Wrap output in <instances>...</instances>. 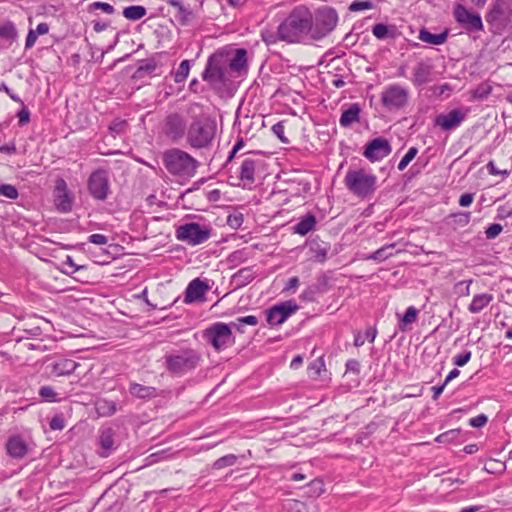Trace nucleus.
I'll use <instances>...</instances> for the list:
<instances>
[{"label":"nucleus","instance_id":"nucleus-1","mask_svg":"<svg viewBox=\"0 0 512 512\" xmlns=\"http://www.w3.org/2000/svg\"><path fill=\"white\" fill-rule=\"evenodd\" d=\"M201 362V353L190 347L172 349L162 357V367L173 377H182L194 372Z\"/></svg>","mask_w":512,"mask_h":512},{"label":"nucleus","instance_id":"nucleus-2","mask_svg":"<svg viewBox=\"0 0 512 512\" xmlns=\"http://www.w3.org/2000/svg\"><path fill=\"white\" fill-rule=\"evenodd\" d=\"M311 11L304 7H295L280 23V32L283 41L297 43L307 34L311 35Z\"/></svg>","mask_w":512,"mask_h":512},{"label":"nucleus","instance_id":"nucleus-3","mask_svg":"<svg viewBox=\"0 0 512 512\" xmlns=\"http://www.w3.org/2000/svg\"><path fill=\"white\" fill-rule=\"evenodd\" d=\"M217 124L207 116L193 118L186 132L187 143L195 149H209L215 139Z\"/></svg>","mask_w":512,"mask_h":512},{"label":"nucleus","instance_id":"nucleus-4","mask_svg":"<svg viewBox=\"0 0 512 512\" xmlns=\"http://www.w3.org/2000/svg\"><path fill=\"white\" fill-rule=\"evenodd\" d=\"M163 164L170 174L187 178L193 177L199 166V162L194 157L178 148L164 152Z\"/></svg>","mask_w":512,"mask_h":512},{"label":"nucleus","instance_id":"nucleus-5","mask_svg":"<svg viewBox=\"0 0 512 512\" xmlns=\"http://www.w3.org/2000/svg\"><path fill=\"white\" fill-rule=\"evenodd\" d=\"M377 177L364 169H348L344 184L348 191L360 199L370 198L376 190Z\"/></svg>","mask_w":512,"mask_h":512},{"label":"nucleus","instance_id":"nucleus-6","mask_svg":"<svg viewBox=\"0 0 512 512\" xmlns=\"http://www.w3.org/2000/svg\"><path fill=\"white\" fill-rule=\"evenodd\" d=\"M311 37L322 39L330 34L338 23V13L330 6H321L311 12Z\"/></svg>","mask_w":512,"mask_h":512},{"label":"nucleus","instance_id":"nucleus-7","mask_svg":"<svg viewBox=\"0 0 512 512\" xmlns=\"http://www.w3.org/2000/svg\"><path fill=\"white\" fill-rule=\"evenodd\" d=\"M203 339L210 344L216 352H221L235 344L236 339L231 326L223 322H215L203 331Z\"/></svg>","mask_w":512,"mask_h":512},{"label":"nucleus","instance_id":"nucleus-8","mask_svg":"<svg viewBox=\"0 0 512 512\" xmlns=\"http://www.w3.org/2000/svg\"><path fill=\"white\" fill-rule=\"evenodd\" d=\"M485 19L488 24L501 32L512 30V3L510 0H494Z\"/></svg>","mask_w":512,"mask_h":512},{"label":"nucleus","instance_id":"nucleus-9","mask_svg":"<svg viewBox=\"0 0 512 512\" xmlns=\"http://www.w3.org/2000/svg\"><path fill=\"white\" fill-rule=\"evenodd\" d=\"M409 90L399 84H390L381 92V104L388 111H400L409 103Z\"/></svg>","mask_w":512,"mask_h":512},{"label":"nucleus","instance_id":"nucleus-10","mask_svg":"<svg viewBox=\"0 0 512 512\" xmlns=\"http://www.w3.org/2000/svg\"><path fill=\"white\" fill-rule=\"evenodd\" d=\"M176 238L195 246L204 243L210 238L211 229L196 222L180 225L175 232Z\"/></svg>","mask_w":512,"mask_h":512},{"label":"nucleus","instance_id":"nucleus-11","mask_svg":"<svg viewBox=\"0 0 512 512\" xmlns=\"http://www.w3.org/2000/svg\"><path fill=\"white\" fill-rule=\"evenodd\" d=\"M89 194L98 201H105L110 192L109 175L103 168L93 171L87 181Z\"/></svg>","mask_w":512,"mask_h":512},{"label":"nucleus","instance_id":"nucleus-12","mask_svg":"<svg viewBox=\"0 0 512 512\" xmlns=\"http://www.w3.org/2000/svg\"><path fill=\"white\" fill-rule=\"evenodd\" d=\"M224 54L213 53L209 56L205 69L202 72V79L211 85L222 84L225 82V70L223 68Z\"/></svg>","mask_w":512,"mask_h":512},{"label":"nucleus","instance_id":"nucleus-13","mask_svg":"<svg viewBox=\"0 0 512 512\" xmlns=\"http://www.w3.org/2000/svg\"><path fill=\"white\" fill-rule=\"evenodd\" d=\"M298 310L299 305L292 299L280 302L266 310V320L270 326L281 325Z\"/></svg>","mask_w":512,"mask_h":512},{"label":"nucleus","instance_id":"nucleus-14","mask_svg":"<svg viewBox=\"0 0 512 512\" xmlns=\"http://www.w3.org/2000/svg\"><path fill=\"white\" fill-rule=\"evenodd\" d=\"M454 18L457 23L467 32L475 33L484 29L481 16L477 12L468 10L463 5H457L454 9Z\"/></svg>","mask_w":512,"mask_h":512},{"label":"nucleus","instance_id":"nucleus-15","mask_svg":"<svg viewBox=\"0 0 512 512\" xmlns=\"http://www.w3.org/2000/svg\"><path fill=\"white\" fill-rule=\"evenodd\" d=\"M331 289V276L322 272L316 277V281L302 291L299 298L303 302H315L319 295L327 293Z\"/></svg>","mask_w":512,"mask_h":512},{"label":"nucleus","instance_id":"nucleus-16","mask_svg":"<svg viewBox=\"0 0 512 512\" xmlns=\"http://www.w3.org/2000/svg\"><path fill=\"white\" fill-rule=\"evenodd\" d=\"M392 151L389 141L383 137H377L369 141L364 148L363 155L371 162L380 161Z\"/></svg>","mask_w":512,"mask_h":512},{"label":"nucleus","instance_id":"nucleus-17","mask_svg":"<svg viewBox=\"0 0 512 512\" xmlns=\"http://www.w3.org/2000/svg\"><path fill=\"white\" fill-rule=\"evenodd\" d=\"M209 290L210 286L207 280L195 278L188 283L184 292L183 302L185 304L203 302L205 301V295Z\"/></svg>","mask_w":512,"mask_h":512},{"label":"nucleus","instance_id":"nucleus-18","mask_svg":"<svg viewBox=\"0 0 512 512\" xmlns=\"http://www.w3.org/2000/svg\"><path fill=\"white\" fill-rule=\"evenodd\" d=\"M466 114L460 109H453L447 113H441L434 119V125L443 131H451L458 128L465 120Z\"/></svg>","mask_w":512,"mask_h":512},{"label":"nucleus","instance_id":"nucleus-19","mask_svg":"<svg viewBox=\"0 0 512 512\" xmlns=\"http://www.w3.org/2000/svg\"><path fill=\"white\" fill-rule=\"evenodd\" d=\"M54 203L59 212L67 213L72 210L73 199L70 195L65 180L62 178L56 181L54 190Z\"/></svg>","mask_w":512,"mask_h":512},{"label":"nucleus","instance_id":"nucleus-20","mask_svg":"<svg viewBox=\"0 0 512 512\" xmlns=\"http://www.w3.org/2000/svg\"><path fill=\"white\" fill-rule=\"evenodd\" d=\"M306 247L310 258L318 263H324L328 258V252L330 251L331 245L329 242L323 241L317 235L306 241Z\"/></svg>","mask_w":512,"mask_h":512},{"label":"nucleus","instance_id":"nucleus-21","mask_svg":"<svg viewBox=\"0 0 512 512\" xmlns=\"http://www.w3.org/2000/svg\"><path fill=\"white\" fill-rule=\"evenodd\" d=\"M187 132V125L183 117L177 113L167 116L165 120V133L172 140L181 139Z\"/></svg>","mask_w":512,"mask_h":512},{"label":"nucleus","instance_id":"nucleus-22","mask_svg":"<svg viewBox=\"0 0 512 512\" xmlns=\"http://www.w3.org/2000/svg\"><path fill=\"white\" fill-rule=\"evenodd\" d=\"M433 65L430 60L420 61L413 68L411 82L415 87H423L432 81Z\"/></svg>","mask_w":512,"mask_h":512},{"label":"nucleus","instance_id":"nucleus-23","mask_svg":"<svg viewBox=\"0 0 512 512\" xmlns=\"http://www.w3.org/2000/svg\"><path fill=\"white\" fill-rule=\"evenodd\" d=\"M98 444L100 446V455L108 457L115 450V431L111 427H102L99 430Z\"/></svg>","mask_w":512,"mask_h":512},{"label":"nucleus","instance_id":"nucleus-24","mask_svg":"<svg viewBox=\"0 0 512 512\" xmlns=\"http://www.w3.org/2000/svg\"><path fill=\"white\" fill-rule=\"evenodd\" d=\"M260 160L245 158L242 161L239 171V179L246 185H251L255 182V173L257 168L261 165Z\"/></svg>","mask_w":512,"mask_h":512},{"label":"nucleus","instance_id":"nucleus-25","mask_svg":"<svg viewBox=\"0 0 512 512\" xmlns=\"http://www.w3.org/2000/svg\"><path fill=\"white\" fill-rule=\"evenodd\" d=\"M7 454L15 459L23 458L28 452V445L20 435H13L6 443Z\"/></svg>","mask_w":512,"mask_h":512},{"label":"nucleus","instance_id":"nucleus-26","mask_svg":"<svg viewBox=\"0 0 512 512\" xmlns=\"http://www.w3.org/2000/svg\"><path fill=\"white\" fill-rule=\"evenodd\" d=\"M167 4L176 9L175 17L182 26L188 25L195 17L190 6H185L181 0H168Z\"/></svg>","mask_w":512,"mask_h":512},{"label":"nucleus","instance_id":"nucleus-27","mask_svg":"<svg viewBox=\"0 0 512 512\" xmlns=\"http://www.w3.org/2000/svg\"><path fill=\"white\" fill-rule=\"evenodd\" d=\"M129 393L131 396L142 399L150 400L159 396L158 389L152 386H145L136 382L129 384Z\"/></svg>","mask_w":512,"mask_h":512},{"label":"nucleus","instance_id":"nucleus-28","mask_svg":"<svg viewBox=\"0 0 512 512\" xmlns=\"http://www.w3.org/2000/svg\"><path fill=\"white\" fill-rule=\"evenodd\" d=\"M361 107L358 103H352L343 109L339 119L341 127L348 128L354 123L360 121Z\"/></svg>","mask_w":512,"mask_h":512},{"label":"nucleus","instance_id":"nucleus-29","mask_svg":"<svg viewBox=\"0 0 512 512\" xmlns=\"http://www.w3.org/2000/svg\"><path fill=\"white\" fill-rule=\"evenodd\" d=\"M471 221V212L459 211L449 214L444 222L453 231L466 227Z\"/></svg>","mask_w":512,"mask_h":512},{"label":"nucleus","instance_id":"nucleus-30","mask_svg":"<svg viewBox=\"0 0 512 512\" xmlns=\"http://www.w3.org/2000/svg\"><path fill=\"white\" fill-rule=\"evenodd\" d=\"M52 374L66 376L72 374L80 364L72 359L62 358L52 363Z\"/></svg>","mask_w":512,"mask_h":512},{"label":"nucleus","instance_id":"nucleus-31","mask_svg":"<svg viewBox=\"0 0 512 512\" xmlns=\"http://www.w3.org/2000/svg\"><path fill=\"white\" fill-rule=\"evenodd\" d=\"M317 219L314 214L307 213L301 216L298 222L292 227L295 234L305 236L315 229Z\"/></svg>","mask_w":512,"mask_h":512},{"label":"nucleus","instance_id":"nucleus-32","mask_svg":"<svg viewBox=\"0 0 512 512\" xmlns=\"http://www.w3.org/2000/svg\"><path fill=\"white\" fill-rule=\"evenodd\" d=\"M372 34L379 40L395 39L398 35V30L395 25L377 23L372 27Z\"/></svg>","mask_w":512,"mask_h":512},{"label":"nucleus","instance_id":"nucleus-33","mask_svg":"<svg viewBox=\"0 0 512 512\" xmlns=\"http://www.w3.org/2000/svg\"><path fill=\"white\" fill-rule=\"evenodd\" d=\"M493 295L490 293H481L473 296L471 303L468 306L469 312L476 314L481 312L493 301Z\"/></svg>","mask_w":512,"mask_h":512},{"label":"nucleus","instance_id":"nucleus-34","mask_svg":"<svg viewBox=\"0 0 512 512\" xmlns=\"http://www.w3.org/2000/svg\"><path fill=\"white\" fill-rule=\"evenodd\" d=\"M255 278V272L252 267H244L238 270L232 276V282L235 283L237 288L244 287L252 282Z\"/></svg>","mask_w":512,"mask_h":512},{"label":"nucleus","instance_id":"nucleus-35","mask_svg":"<svg viewBox=\"0 0 512 512\" xmlns=\"http://www.w3.org/2000/svg\"><path fill=\"white\" fill-rule=\"evenodd\" d=\"M418 38L421 41L431 44V45H441L446 42V40L448 38V32L443 31L438 34H433L430 31H428L426 28H422L419 31Z\"/></svg>","mask_w":512,"mask_h":512},{"label":"nucleus","instance_id":"nucleus-36","mask_svg":"<svg viewBox=\"0 0 512 512\" xmlns=\"http://www.w3.org/2000/svg\"><path fill=\"white\" fill-rule=\"evenodd\" d=\"M435 441L437 443H462L465 441V434L460 428L450 429L438 435Z\"/></svg>","mask_w":512,"mask_h":512},{"label":"nucleus","instance_id":"nucleus-37","mask_svg":"<svg viewBox=\"0 0 512 512\" xmlns=\"http://www.w3.org/2000/svg\"><path fill=\"white\" fill-rule=\"evenodd\" d=\"M139 65L133 75L134 78H142L145 75L153 76L155 75V70L157 68V62L154 58H147L140 60Z\"/></svg>","mask_w":512,"mask_h":512},{"label":"nucleus","instance_id":"nucleus-38","mask_svg":"<svg viewBox=\"0 0 512 512\" xmlns=\"http://www.w3.org/2000/svg\"><path fill=\"white\" fill-rule=\"evenodd\" d=\"M18 32L12 21H5L0 25V39L11 45L16 41Z\"/></svg>","mask_w":512,"mask_h":512},{"label":"nucleus","instance_id":"nucleus-39","mask_svg":"<svg viewBox=\"0 0 512 512\" xmlns=\"http://www.w3.org/2000/svg\"><path fill=\"white\" fill-rule=\"evenodd\" d=\"M229 67L232 71L241 72L247 68V51L244 48L236 50L235 55L230 60Z\"/></svg>","mask_w":512,"mask_h":512},{"label":"nucleus","instance_id":"nucleus-40","mask_svg":"<svg viewBox=\"0 0 512 512\" xmlns=\"http://www.w3.org/2000/svg\"><path fill=\"white\" fill-rule=\"evenodd\" d=\"M418 314V309H416L414 306H409L399 320V330L403 332L406 331L407 326L414 323L417 320Z\"/></svg>","mask_w":512,"mask_h":512},{"label":"nucleus","instance_id":"nucleus-41","mask_svg":"<svg viewBox=\"0 0 512 512\" xmlns=\"http://www.w3.org/2000/svg\"><path fill=\"white\" fill-rule=\"evenodd\" d=\"M122 14L128 20L137 21L146 16L147 9L141 5H131L125 7Z\"/></svg>","mask_w":512,"mask_h":512},{"label":"nucleus","instance_id":"nucleus-42","mask_svg":"<svg viewBox=\"0 0 512 512\" xmlns=\"http://www.w3.org/2000/svg\"><path fill=\"white\" fill-rule=\"evenodd\" d=\"M394 246H395V244L384 245L381 248L377 249L376 251H374L368 255H365L363 257V259L364 260H374L377 262H383L392 256L391 253H388V250L391 248H394Z\"/></svg>","mask_w":512,"mask_h":512},{"label":"nucleus","instance_id":"nucleus-43","mask_svg":"<svg viewBox=\"0 0 512 512\" xmlns=\"http://www.w3.org/2000/svg\"><path fill=\"white\" fill-rule=\"evenodd\" d=\"M193 63V60H183L179 64L177 70L174 73V81L176 83H182L186 80V78L189 75V71L191 68V65Z\"/></svg>","mask_w":512,"mask_h":512},{"label":"nucleus","instance_id":"nucleus-44","mask_svg":"<svg viewBox=\"0 0 512 512\" xmlns=\"http://www.w3.org/2000/svg\"><path fill=\"white\" fill-rule=\"evenodd\" d=\"M377 336V330L376 328H368L365 330L364 336H362L360 333L355 335L354 338V345L356 347H361L364 345L365 341L368 340L370 343H373L375 338Z\"/></svg>","mask_w":512,"mask_h":512},{"label":"nucleus","instance_id":"nucleus-45","mask_svg":"<svg viewBox=\"0 0 512 512\" xmlns=\"http://www.w3.org/2000/svg\"><path fill=\"white\" fill-rule=\"evenodd\" d=\"M97 411L102 416H111L116 413V404L114 401L100 400L97 402Z\"/></svg>","mask_w":512,"mask_h":512},{"label":"nucleus","instance_id":"nucleus-46","mask_svg":"<svg viewBox=\"0 0 512 512\" xmlns=\"http://www.w3.org/2000/svg\"><path fill=\"white\" fill-rule=\"evenodd\" d=\"M261 38L267 45L276 44L278 41H283V37L280 32V25L277 28V31L271 30H263L261 32Z\"/></svg>","mask_w":512,"mask_h":512},{"label":"nucleus","instance_id":"nucleus-47","mask_svg":"<svg viewBox=\"0 0 512 512\" xmlns=\"http://www.w3.org/2000/svg\"><path fill=\"white\" fill-rule=\"evenodd\" d=\"M127 127H128V123L126 120L116 118L110 123L108 129H109L110 134H112L113 136H116V135H121V134L125 133L127 130Z\"/></svg>","mask_w":512,"mask_h":512},{"label":"nucleus","instance_id":"nucleus-48","mask_svg":"<svg viewBox=\"0 0 512 512\" xmlns=\"http://www.w3.org/2000/svg\"><path fill=\"white\" fill-rule=\"evenodd\" d=\"M237 461V456L234 455V454H227L225 456H222L220 458H218L214 463H213V468L214 469H222V468H225V467H229V466H233Z\"/></svg>","mask_w":512,"mask_h":512},{"label":"nucleus","instance_id":"nucleus-49","mask_svg":"<svg viewBox=\"0 0 512 512\" xmlns=\"http://www.w3.org/2000/svg\"><path fill=\"white\" fill-rule=\"evenodd\" d=\"M39 395L43 401L53 403L59 401L57 393L51 386H42L39 389Z\"/></svg>","mask_w":512,"mask_h":512},{"label":"nucleus","instance_id":"nucleus-50","mask_svg":"<svg viewBox=\"0 0 512 512\" xmlns=\"http://www.w3.org/2000/svg\"><path fill=\"white\" fill-rule=\"evenodd\" d=\"M418 154V149L416 147H410L407 153L402 157L400 162L398 163V170L403 171L409 163L416 157Z\"/></svg>","mask_w":512,"mask_h":512},{"label":"nucleus","instance_id":"nucleus-51","mask_svg":"<svg viewBox=\"0 0 512 512\" xmlns=\"http://www.w3.org/2000/svg\"><path fill=\"white\" fill-rule=\"evenodd\" d=\"M0 195L10 200H15L19 196L17 188L12 184H1Z\"/></svg>","mask_w":512,"mask_h":512},{"label":"nucleus","instance_id":"nucleus-52","mask_svg":"<svg viewBox=\"0 0 512 512\" xmlns=\"http://www.w3.org/2000/svg\"><path fill=\"white\" fill-rule=\"evenodd\" d=\"M19 104L21 105V109L17 112L16 116L18 118V125L24 127L30 122L31 113L23 101Z\"/></svg>","mask_w":512,"mask_h":512},{"label":"nucleus","instance_id":"nucleus-53","mask_svg":"<svg viewBox=\"0 0 512 512\" xmlns=\"http://www.w3.org/2000/svg\"><path fill=\"white\" fill-rule=\"evenodd\" d=\"M373 7H374V3L370 0H365V1L354 0L349 5V10L351 12H358V11H363V10H369V9H372Z\"/></svg>","mask_w":512,"mask_h":512},{"label":"nucleus","instance_id":"nucleus-54","mask_svg":"<svg viewBox=\"0 0 512 512\" xmlns=\"http://www.w3.org/2000/svg\"><path fill=\"white\" fill-rule=\"evenodd\" d=\"M88 10L90 12L94 11V10H101L106 14H113L115 12V8L111 4H109L107 2H101V1H96V2L91 3L89 5Z\"/></svg>","mask_w":512,"mask_h":512},{"label":"nucleus","instance_id":"nucleus-55","mask_svg":"<svg viewBox=\"0 0 512 512\" xmlns=\"http://www.w3.org/2000/svg\"><path fill=\"white\" fill-rule=\"evenodd\" d=\"M325 367V364H324V360L323 358H317L315 359L314 361H312L309 366H308V370H309V373L311 376L313 377H318L322 371V369H324Z\"/></svg>","mask_w":512,"mask_h":512},{"label":"nucleus","instance_id":"nucleus-56","mask_svg":"<svg viewBox=\"0 0 512 512\" xmlns=\"http://www.w3.org/2000/svg\"><path fill=\"white\" fill-rule=\"evenodd\" d=\"M471 356H472L471 351L465 350L453 358V364L456 366L462 367L470 361Z\"/></svg>","mask_w":512,"mask_h":512},{"label":"nucleus","instance_id":"nucleus-57","mask_svg":"<svg viewBox=\"0 0 512 512\" xmlns=\"http://www.w3.org/2000/svg\"><path fill=\"white\" fill-rule=\"evenodd\" d=\"M49 426L51 430H63L65 428V419L63 414H55L51 418Z\"/></svg>","mask_w":512,"mask_h":512},{"label":"nucleus","instance_id":"nucleus-58","mask_svg":"<svg viewBox=\"0 0 512 512\" xmlns=\"http://www.w3.org/2000/svg\"><path fill=\"white\" fill-rule=\"evenodd\" d=\"M503 230V227L498 223L489 225L485 230L487 239H495Z\"/></svg>","mask_w":512,"mask_h":512},{"label":"nucleus","instance_id":"nucleus-59","mask_svg":"<svg viewBox=\"0 0 512 512\" xmlns=\"http://www.w3.org/2000/svg\"><path fill=\"white\" fill-rule=\"evenodd\" d=\"M284 130H285V127H284V124L282 121L280 122H277L276 124H274L272 126V131L273 133L278 137V139L282 142V143H288L289 140L285 137L284 135Z\"/></svg>","mask_w":512,"mask_h":512},{"label":"nucleus","instance_id":"nucleus-60","mask_svg":"<svg viewBox=\"0 0 512 512\" xmlns=\"http://www.w3.org/2000/svg\"><path fill=\"white\" fill-rule=\"evenodd\" d=\"M488 422V417L485 414H479L469 420V425L474 428H481Z\"/></svg>","mask_w":512,"mask_h":512},{"label":"nucleus","instance_id":"nucleus-61","mask_svg":"<svg viewBox=\"0 0 512 512\" xmlns=\"http://www.w3.org/2000/svg\"><path fill=\"white\" fill-rule=\"evenodd\" d=\"M64 265L68 266L67 269L63 270V272L67 275H71L75 273L76 271L83 268L82 266H78L74 263L73 258L71 256H66L65 261L63 262Z\"/></svg>","mask_w":512,"mask_h":512},{"label":"nucleus","instance_id":"nucleus-62","mask_svg":"<svg viewBox=\"0 0 512 512\" xmlns=\"http://www.w3.org/2000/svg\"><path fill=\"white\" fill-rule=\"evenodd\" d=\"M346 372L347 373H353L355 375L360 374L361 365L360 362L356 359H349L346 364Z\"/></svg>","mask_w":512,"mask_h":512},{"label":"nucleus","instance_id":"nucleus-63","mask_svg":"<svg viewBox=\"0 0 512 512\" xmlns=\"http://www.w3.org/2000/svg\"><path fill=\"white\" fill-rule=\"evenodd\" d=\"M472 280H463L459 281L455 284V290L456 293H458L460 296H467L469 294V285L471 284Z\"/></svg>","mask_w":512,"mask_h":512},{"label":"nucleus","instance_id":"nucleus-64","mask_svg":"<svg viewBox=\"0 0 512 512\" xmlns=\"http://www.w3.org/2000/svg\"><path fill=\"white\" fill-rule=\"evenodd\" d=\"M227 223L230 227L237 229L243 224V215L241 213L229 215Z\"/></svg>","mask_w":512,"mask_h":512}]
</instances>
